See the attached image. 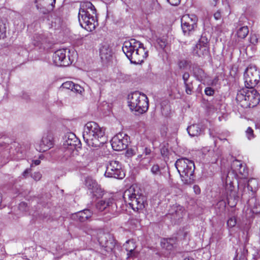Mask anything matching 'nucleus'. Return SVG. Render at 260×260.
Returning a JSON list of instances; mask_svg holds the SVG:
<instances>
[{"label":"nucleus","instance_id":"nucleus-1","mask_svg":"<svg viewBox=\"0 0 260 260\" xmlns=\"http://www.w3.org/2000/svg\"><path fill=\"white\" fill-rule=\"evenodd\" d=\"M231 168L233 170V172L231 173L229 172L225 178V190L226 194L228 203L230 206L233 207L236 205L238 197L233 185V179L235 177L236 174L237 173H239L245 177L247 175V171L245 170V166L242 165L240 161L237 159H235L233 161Z\"/></svg>","mask_w":260,"mask_h":260},{"label":"nucleus","instance_id":"nucleus-2","mask_svg":"<svg viewBox=\"0 0 260 260\" xmlns=\"http://www.w3.org/2000/svg\"><path fill=\"white\" fill-rule=\"evenodd\" d=\"M82 136L86 144L93 148L100 147L107 141L104 129L93 121L84 125Z\"/></svg>","mask_w":260,"mask_h":260},{"label":"nucleus","instance_id":"nucleus-3","mask_svg":"<svg viewBox=\"0 0 260 260\" xmlns=\"http://www.w3.org/2000/svg\"><path fill=\"white\" fill-rule=\"evenodd\" d=\"M78 21L80 26L88 31L95 28L98 24L96 10L91 3L86 2L80 4Z\"/></svg>","mask_w":260,"mask_h":260},{"label":"nucleus","instance_id":"nucleus-4","mask_svg":"<svg viewBox=\"0 0 260 260\" xmlns=\"http://www.w3.org/2000/svg\"><path fill=\"white\" fill-rule=\"evenodd\" d=\"M236 100L243 108L254 107L259 103L260 95L253 87L245 86L238 91Z\"/></svg>","mask_w":260,"mask_h":260},{"label":"nucleus","instance_id":"nucleus-5","mask_svg":"<svg viewBox=\"0 0 260 260\" xmlns=\"http://www.w3.org/2000/svg\"><path fill=\"white\" fill-rule=\"evenodd\" d=\"M175 165L182 181L185 184L192 183L194 170V162L187 158H182L177 159Z\"/></svg>","mask_w":260,"mask_h":260},{"label":"nucleus","instance_id":"nucleus-6","mask_svg":"<svg viewBox=\"0 0 260 260\" xmlns=\"http://www.w3.org/2000/svg\"><path fill=\"white\" fill-rule=\"evenodd\" d=\"M148 100L144 94L138 91L131 93V110L136 115L142 114L148 109Z\"/></svg>","mask_w":260,"mask_h":260},{"label":"nucleus","instance_id":"nucleus-7","mask_svg":"<svg viewBox=\"0 0 260 260\" xmlns=\"http://www.w3.org/2000/svg\"><path fill=\"white\" fill-rule=\"evenodd\" d=\"M148 54L142 44L134 39H131V63L141 64Z\"/></svg>","mask_w":260,"mask_h":260},{"label":"nucleus","instance_id":"nucleus-8","mask_svg":"<svg viewBox=\"0 0 260 260\" xmlns=\"http://www.w3.org/2000/svg\"><path fill=\"white\" fill-rule=\"evenodd\" d=\"M105 176L107 177H113L121 179L125 176L121 164L117 160L109 161L107 165Z\"/></svg>","mask_w":260,"mask_h":260},{"label":"nucleus","instance_id":"nucleus-9","mask_svg":"<svg viewBox=\"0 0 260 260\" xmlns=\"http://www.w3.org/2000/svg\"><path fill=\"white\" fill-rule=\"evenodd\" d=\"M259 72L255 66L250 65L246 69L244 79L246 87H254L259 79Z\"/></svg>","mask_w":260,"mask_h":260},{"label":"nucleus","instance_id":"nucleus-10","mask_svg":"<svg viewBox=\"0 0 260 260\" xmlns=\"http://www.w3.org/2000/svg\"><path fill=\"white\" fill-rule=\"evenodd\" d=\"M79 141L75 135L72 133L67 134L64 137L63 148L64 150L65 155L70 156L77 152V146Z\"/></svg>","mask_w":260,"mask_h":260},{"label":"nucleus","instance_id":"nucleus-11","mask_svg":"<svg viewBox=\"0 0 260 260\" xmlns=\"http://www.w3.org/2000/svg\"><path fill=\"white\" fill-rule=\"evenodd\" d=\"M198 18L194 14H185L181 19V27L185 35H189L197 27Z\"/></svg>","mask_w":260,"mask_h":260},{"label":"nucleus","instance_id":"nucleus-12","mask_svg":"<svg viewBox=\"0 0 260 260\" xmlns=\"http://www.w3.org/2000/svg\"><path fill=\"white\" fill-rule=\"evenodd\" d=\"M131 189H133L131 192V208L134 210L136 209L137 211L142 209L144 208V201L143 197H141V190L137 184L131 185Z\"/></svg>","mask_w":260,"mask_h":260},{"label":"nucleus","instance_id":"nucleus-13","mask_svg":"<svg viewBox=\"0 0 260 260\" xmlns=\"http://www.w3.org/2000/svg\"><path fill=\"white\" fill-rule=\"evenodd\" d=\"M66 49H61L56 51L52 56L54 64L56 66L67 67L71 64L72 60L69 55V51L67 54Z\"/></svg>","mask_w":260,"mask_h":260},{"label":"nucleus","instance_id":"nucleus-14","mask_svg":"<svg viewBox=\"0 0 260 260\" xmlns=\"http://www.w3.org/2000/svg\"><path fill=\"white\" fill-rule=\"evenodd\" d=\"M129 136L123 133H119L113 137L111 141L112 148L116 151H120L127 148Z\"/></svg>","mask_w":260,"mask_h":260},{"label":"nucleus","instance_id":"nucleus-15","mask_svg":"<svg viewBox=\"0 0 260 260\" xmlns=\"http://www.w3.org/2000/svg\"><path fill=\"white\" fill-rule=\"evenodd\" d=\"M53 146V137L50 134H45L41 140L36 143V149L39 152H44L51 148Z\"/></svg>","mask_w":260,"mask_h":260},{"label":"nucleus","instance_id":"nucleus-16","mask_svg":"<svg viewBox=\"0 0 260 260\" xmlns=\"http://www.w3.org/2000/svg\"><path fill=\"white\" fill-rule=\"evenodd\" d=\"M208 51V40L205 37H202L193 48V53L197 56H201L207 54Z\"/></svg>","mask_w":260,"mask_h":260},{"label":"nucleus","instance_id":"nucleus-17","mask_svg":"<svg viewBox=\"0 0 260 260\" xmlns=\"http://www.w3.org/2000/svg\"><path fill=\"white\" fill-rule=\"evenodd\" d=\"M247 208L246 214L247 217H251L253 214L260 212V205L257 202L255 197H252L247 202Z\"/></svg>","mask_w":260,"mask_h":260},{"label":"nucleus","instance_id":"nucleus-18","mask_svg":"<svg viewBox=\"0 0 260 260\" xmlns=\"http://www.w3.org/2000/svg\"><path fill=\"white\" fill-rule=\"evenodd\" d=\"M184 214V209L182 207L174 206L172 207L167 216L176 223L183 217Z\"/></svg>","mask_w":260,"mask_h":260},{"label":"nucleus","instance_id":"nucleus-19","mask_svg":"<svg viewBox=\"0 0 260 260\" xmlns=\"http://www.w3.org/2000/svg\"><path fill=\"white\" fill-rule=\"evenodd\" d=\"M37 9L43 14L48 12V9L50 6L55 3V0H35Z\"/></svg>","mask_w":260,"mask_h":260},{"label":"nucleus","instance_id":"nucleus-20","mask_svg":"<svg viewBox=\"0 0 260 260\" xmlns=\"http://www.w3.org/2000/svg\"><path fill=\"white\" fill-rule=\"evenodd\" d=\"M100 245L106 248V251L111 250L115 246V243L109 235L104 234L99 238Z\"/></svg>","mask_w":260,"mask_h":260},{"label":"nucleus","instance_id":"nucleus-21","mask_svg":"<svg viewBox=\"0 0 260 260\" xmlns=\"http://www.w3.org/2000/svg\"><path fill=\"white\" fill-rule=\"evenodd\" d=\"M92 213L89 209H85L72 215V218L80 222H84L90 218Z\"/></svg>","mask_w":260,"mask_h":260},{"label":"nucleus","instance_id":"nucleus-22","mask_svg":"<svg viewBox=\"0 0 260 260\" xmlns=\"http://www.w3.org/2000/svg\"><path fill=\"white\" fill-rule=\"evenodd\" d=\"M116 205L114 203L113 200L112 199H108L106 200L99 201L96 205V208L100 211H103L105 209H107V211L110 212V208L114 207Z\"/></svg>","mask_w":260,"mask_h":260},{"label":"nucleus","instance_id":"nucleus-23","mask_svg":"<svg viewBox=\"0 0 260 260\" xmlns=\"http://www.w3.org/2000/svg\"><path fill=\"white\" fill-rule=\"evenodd\" d=\"M61 87L80 94L84 91V89L79 84H75L72 81H67L63 83L61 85Z\"/></svg>","mask_w":260,"mask_h":260},{"label":"nucleus","instance_id":"nucleus-24","mask_svg":"<svg viewBox=\"0 0 260 260\" xmlns=\"http://www.w3.org/2000/svg\"><path fill=\"white\" fill-rule=\"evenodd\" d=\"M100 56L103 61L109 62L112 58V52L109 48L103 47L100 50Z\"/></svg>","mask_w":260,"mask_h":260},{"label":"nucleus","instance_id":"nucleus-25","mask_svg":"<svg viewBox=\"0 0 260 260\" xmlns=\"http://www.w3.org/2000/svg\"><path fill=\"white\" fill-rule=\"evenodd\" d=\"M187 132L191 137L198 136L202 133V130L198 124H192L187 127Z\"/></svg>","mask_w":260,"mask_h":260},{"label":"nucleus","instance_id":"nucleus-26","mask_svg":"<svg viewBox=\"0 0 260 260\" xmlns=\"http://www.w3.org/2000/svg\"><path fill=\"white\" fill-rule=\"evenodd\" d=\"M193 74L194 77L200 81H203L206 78V74L204 71L198 67L193 68Z\"/></svg>","mask_w":260,"mask_h":260},{"label":"nucleus","instance_id":"nucleus-27","mask_svg":"<svg viewBox=\"0 0 260 260\" xmlns=\"http://www.w3.org/2000/svg\"><path fill=\"white\" fill-rule=\"evenodd\" d=\"M90 192L92 194V197L95 199L100 198L102 197L104 194V191L99 184H98L96 187H94L93 189L90 191Z\"/></svg>","mask_w":260,"mask_h":260},{"label":"nucleus","instance_id":"nucleus-28","mask_svg":"<svg viewBox=\"0 0 260 260\" xmlns=\"http://www.w3.org/2000/svg\"><path fill=\"white\" fill-rule=\"evenodd\" d=\"M98 184L96 181L93 180L91 177H87L85 178V185L90 191L93 189L94 187H96Z\"/></svg>","mask_w":260,"mask_h":260},{"label":"nucleus","instance_id":"nucleus-29","mask_svg":"<svg viewBox=\"0 0 260 260\" xmlns=\"http://www.w3.org/2000/svg\"><path fill=\"white\" fill-rule=\"evenodd\" d=\"M258 187V181L256 179L251 178L249 179L247 183V188L252 192L256 191Z\"/></svg>","mask_w":260,"mask_h":260},{"label":"nucleus","instance_id":"nucleus-30","mask_svg":"<svg viewBox=\"0 0 260 260\" xmlns=\"http://www.w3.org/2000/svg\"><path fill=\"white\" fill-rule=\"evenodd\" d=\"M248 32L249 30L248 27L242 26L238 29L237 35L239 38L244 39L247 36Z\"/></svg>","mask_w":260,"mask_h":260},{"label":"nucleus","instance_id":"nucleus-31","mask_svg":"<svg viewBox=\"0 0 260 260\" xmlns=\"http://www.w3.org/2000/svg\"><path fill=\"white\" fill-rule=\"evenodd\" d=\"M241 253L240 252H238L236 257L234 260H246V256L248 253V250L245 248L243 247L242 250L241 249Z\"/></svg>","mask_w":260,"mask_h":260},{"label":"nucleus","instance_id":"nucleus-32","mask_svg":"<svg viewBox=\"0 0 260 260\" xmlns=\"http://www.w3.org/2000/svg\"><path fill=\"white\" fill-rule=\"evenodd\" d=\"M122 51L128 59L130 60V42L125 41L122 46Z\"/></svg>","mask_w":260,"mask_h":260},{"label":"nucleus","instance_id":"nucleus-33","mask_svg":"<svg viewBox=\"0 0 260 260\" xmlns=\"http://www.w3.org/2000/svg\"><path fill=\"white\" fill-rule=\"evenodd\" d=\"M34 44L35 46H38L40 43L46 42V38L44 35H36L34 37Z\"/></svg>","mask_w":260,"mask_h":260},{"label":"nucleus","instance_id":"nucleus-34","mask_svg":"<svg viewBox=\"0 0 260 260\" xmlns=\"http://www.w3.org/2000/svg\"><path fill=\"white\" fill-rule=\"evenodd\" d=\"M6 23L5 20H0V38H4L6 32Z\"/></svg>","mask_w":260,"mask_h":260},{"label":"nucleus","instance_id":"nucleus-35","mask_svg":"<svg viewBox=\"0 0 260 260\" xmlns=\"http://www.w3.org/2000/svg\"><path fill=\"white\" fill-rule=\"evenodd\" d=\"M157 45L161 49H164L167 46L168 43L165 38H159L156 40Z\"/></svg>","mask_w":260,"mask_h":260},{"label":"nucleus","instance_id":"nucleus-36","mask_svg":"<svg viewBox=\"0 0 260 260\" xmlns=\"http://www.w3.org/2000/svg\"><path fill=\"white\" fill-rule=\"evenodd\" d=\"M151 173L154 175H160L161 172L159 166L157 165H153L151 169Z\"/></svg>","mask_w":260,"mask_h":260},{"label":"nucleus","instance_id":"nucleus-37","mask_svg":"<svg viewBox=\"0 0 260 260\" xmlns=\"http://www.w3.org/2000/svg\"><path fill=\"white\" fill-rule=\"evenodd\" d=\"M185 87V92L187 94H191L193 89V86L192 83L188 82L186 84H184Z\"/></svg>","mask_w":260,"mask_h":260},{"label":"nucleus","instance_id":"nucleus-38","mask_svg":"<svg viewBox=\"0 0 260 260\" xmlns=\"http://www.w3.org/2000/svg\"><path fill=\"white\" fill-rule=\"evenodd\" d=\"M237 221L235 217H232L227 221V225L230 228H233L236 225Z\"/></svg>","mask_w":260,"mask_h":260},{"label":"nucleus","instance_id":"nucleus-39","mask_svg":"<svg viewBox=\"0 0 260 260\" xmlns=\"http://www.w3.org/2000/svg\"><path fill=\"white\" fill-rule=\"evenodd\" d=\"M246 134L247 138L249 140H251L252 139L254 138V136L253 134V129L250 127H248L246 131Z\"/></svg>","mask_w":260,"mask_h":260},{"label":"nucleus","instance_id":"nucleus-40","mask_svg":"<svg viewBox=\"0 0 260 260\" xmlns=\"http://www.w3.org/2000/svg\"><path fill=\"white\" fill-rule=\"evenodd\" d=\"M19 209L22 212H26L27 209V204L24 202H21L18 206Z\"/></svg>","mask_w":260,"mask_h":260},{"label":"nucleus","instance_id":"nucleus-41","mask_svg":"<svg viewBox=\"0 0 260 260\" xmlns=\"http://www.w3.org/2000/svg\"><path fill=\"white\" fill-rule=\"evenodd\" d=\"M250 42L252 44H255L257 43L258 38L255 34L251 35L249 38Z\"/></svg>","mask_w":260,"mask_h":260},{"label":"nucleus","instance_id":"nucleus-42","mask_svg":"<svg viewBox=\"0 0 260 260\" xmlns=\"http://www.w3.org/2000/svg\"><path fill=\"white\" fill-rule=\"evenodd\" d=\"M31 177L36 181L39 180L41 177L42 175L40 172H35L31 175Z\"/></svg>","mask_w":260,"mask_h":260},{"label":"nucleus","instance_id":"nucleus-43","mask_svg":"<svg viewBox=\"0 0 260 260\" xmlns=\"http://www.w3.org/2000/svg\"><path fill=\"white\" fill-rule=\"evenodd\" d=\"M161 246L167 249H170L172 247V245H169L168 244V242L167 240L164 239L163 241L161 242Z\"/></svg>","mask_w":260,"mask_h":260},{"label":"nucleus","instance_id":"nucleus-44","mask_svg":"<svg viewBox=\"0 0 260 260\" xmlns=\"http://www.w3.org/2000/svg\"><path fill=\"white\" fill-rule=\"evenodd\" d=\"M187 64V61L185 60H181L178 63V66L180 69H184Z\"/></svg>","mask_w":260,"mask_h":260},{"label":"nucleus","instance_id":"nucleus-45","mask_svg":"<svg viewBox=\"0 0 260 260\" xmlns=\"http://www.w3.org/2000/svg\"><path fill=\"white\" fill-rule=\"evenodd\" d=\"M217 206L218 208L224 209L226 206L225 202L224 200H221L218 202Z\"/></svg>","mask_w":260,"mask_h":260},{"label":"nucleus","instance_id":"nucleus-46","mask_svg":"<svg viewBox=\"0 0 260 260\" xmlns=\"http://www.w3.org/2000/svg\"><path fill=\"white\" fill-rule=\"evenodd\" d=\"M205 92L207 95H212L214 93V91L211 87H207L205 89Z\"/></svg>","mask_w":260,"mask_h":260},{"label":"nucleus","instance_id":"nucleus-47","mask_svg":"<svg viewBox=\"0 0 260 260\" xmlns=\"http://www.w3.org/2000/svg\"><path fill=\"white\" fill-rule=\"evenodd\" d=\"M189 74L188 73H184L183 75L182 78L183 80L184 84L188 83V80L189 78Z\"/></svg>","mask_w":260,"mask_h":260},{"label":"nucleus","instance_id":"nucleus-48","mask_svg":"<svg viewBox=\"0 0 260 260\" xmlns=\"http://www.w3.org/2000/svg\"><path fill=\"white\" fill-rule=\"evenodd\" d=\"M167 2L172 6H177L180 4L181 0H167Z\"/></svg>","mask_w":260,"mask_h":260},{"label":"nucleus","instance_id":"nucleus-49","mask_svg":"<svg viewBox=\"0 0 260 260\" xmlns=\"http://www.w3.org/2000/svg\"><path fill=\"white\" fill-rule=\"evenodd\" d=\"M193 189L194 193L196 194H199L201 192V189L200 187L198 185H195L193 187Z\"/></svg>","mask_w":260,"mask_h":260},{"label":"nucleus","instance_id":"nucleus-50","mask_svg":"<svg viewBox=\"0 0 260 260\" xmlns=\"http://www.w3.org/2000/svg\"><path fill=\"white\" fill-rule=\"evenodd\" d=\"M214 17L216 20H218L221 17V12L220 11H217L214 14Z\"/></svg>","mask_w":260,"mask_h":260},{"label":"nucleus","instance_id":"nucleus-51","mask_svg":"<svg viewBox=\"0 0 260 260\" xmlns=\"http://www.w3.org/2000/svg\"><path fill=\"white\" fill-rule=\"evenodd\" d=\"M126 197H127L128 198H130V190L128 188H127L123 193V198H126Z\"/></svg>","mask_w":260,"mask_h":260},{"label":"nucleus","instance_id":"nucleus-52","mask_svg":"<svg viewBox=\"0 0 260 260\" xmlns=\"http://www.w3.org/2000/svg\"><path fill=\"white\" fill-rule=\"evenodd\" d=\"M8 150H9V149H7L6 150H5L4 152V154L5 155L4 157H7L6 160H5L4 162V164H6L8 161V157H9V155H8Z\"/></svg>","mask_w":260,"mask_h":260},{"label":"nucleus","instance_id":"nucleus-53","mask_svg":"<svg viewBox=\"0 0 260 260\" xmlns=\"http://www.w3.org/2000/svg\"><path fill=\"white\" fill-rule=\"evenodd\" d=\"M30 170L29 169H26L22 173V175L24 177H26L27 174L29 173Z\"/></svg>","mask_w":260,"mask_h":260},{"label":"nucleus","instance_id":"nucleus-54","mask_svg":"<svg viewBox=\"0 0 260 260\" xmlns=\"http://www.w3.org/2000/svg\"><path fill=\"white\" fill-rule=\"evenodd\" d=\"M34 162L35 165H39L40 164L41 161L39 159H36L34 161Z\"/></svg>","mask_w":260,"mask_h":260},{"label":"nucleus","instance_id":"nucleus-55","mask_svg":"<svg viewBox=\"0 0 260 260\" xmlns=\"http://www.w3.org/2000/svg\"><path fill=\"white\" fill-rule=\"evenodd\" d=\"M151 150L149 149L146 148L145 149V153L146 155L149 154L150 153Z\"/></svg>","mask_w":260,"mask_h":260},{"label":"nucleus","instance_id":"nucleus-56","mask_svg":"<svg viewBox=\"0 0 260 260\" xmlns=\"http://www.w3.org/2000/svg\"><path fill=\"white\" fill-rule=\"evenodd\" d=\"M183 260H194V259L192 257H185Z\"/></svg>","mask_w":260,"mask_h":260},{"label":"nucleus","instance_id":"nucleus-57","mask_svg":"<svg viewBox=\"0 0 260 260\" xmlns=\"http://www.w3.org/2000/svg\"><path fill=\"white\" fill-rule=\"evenodd\" d=\"M129 153L128 151H127L126 152V154H125V156H127V157H129Z\"/></svg>","mask_w":260,"mask_h":260},{"label":"nucleus","instance_id":"nucleus-58","mask_svg":"<svg viewBox=\"0 0 260 260\" xmlns=\"http://www.w3.org/2000/svg\"><path fill=\"white\" fill-rule=\"evenodd\" d=\"M255 128H260V127H259V126L258 125V124H255Z\"/></svg>","mask_w":260,"mask_h":260},{"label":"nucleus","instance_id":"nucleus-59","mask_svg":"<svg viewBox=\"0 0 260 260\" xmlns=\"http://www.w3.org/2000/svg\"><path fill=\"white\" fill-rule=\"evenodd\" d=\"M127 256H128V257L130 256V251L128 252H127Z\"/></svg>","mask_w":260,"mask_h":260},{"label":"nucleus","instance_id":"nucleus-60","mask_svg":"<svg viewBox=\"0 0 260 260\" xmlns=\"http://www.w3.org/2000/svg\"><path fill=\"white\" fill-rule=\"evenodd\" d=\"M131 257H132V255H133V250L132 249H131Z\"/></svg>","mask_w":260,"mask_h":260},{"label":"nucleus","instance_id":"nucleus-61","mask_svg":"<svg viewBox=\"0 0 260 260\" xmlns=\"http://www.w3.org/2000/svg\"><path fill=\"white\" fill-rule=\"evenodd\" d=\"M127 103H128V106H130V102H128Z\"/></svg>","mask_w":260,"mask_h":260},{"label":"nucleus","instance_id":"nucleus-62","mask_svg":"<svg viewBox=\"0 0 260 260\" xmlns=\"http://www.w3.org/2000/svg\"><path fill=\"white\" fill-rule=\"evenodd\" d=\"M222 179L223 180L224 179V176H222Z\"/></svg>","mask_w":260,"mask_h":260}]
</instances>
